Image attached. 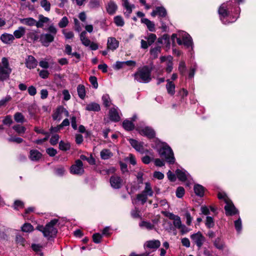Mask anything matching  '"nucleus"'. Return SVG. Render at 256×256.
<instances>
[{
  "mask_svg": "<svg viewBox=\"0 0 256 256\" xmlns=\"http://www.w3.org/2000/svg\"><path fill=\"white\" fill-rule=\"evenodd\" d=\"M152 68L147 66L139 68L134 74V79L140 82L148 83L152 80Z\"/></svg>",
  "mask_w": 256,
  "mask_h": 256,
  "instance_id": "f257e3e1",
  "label": "nucleus"
},
{
  "mask_svg": "<svg viewBox=\"0 0 256 256\" xmlns=\"http://www.w3.org/2000/svg\"><path fill=\"white\" fill-rule=\"evenodd\" d=\"M232 2H228L227 3L222 4L219 8L218 14L220 16V18L222 22L224 24H228L230 22H232L236 20L238 16H233L232 20L230 22H228L226 20V17L228 15V10L231 6Z\"/></svg>",
  "mask_w": 256,
  "mask_h": 256,
  "instance_id": "39448f33",
  "label": "nucleus"
},
{
  "mask_svg": "<svg viewBox=\"0 0 256 256\" xmlns=\"http://www.w3.org/2000/svg\"><path fill=\"white\" fill-rule=\"evenodd\" d=\"M68 24V20L67 17L64 16L58 22V26L60 28H64L67 26Z\"/></svg>",
  "mask_w": 256,
  "mask_h": 256,
  "instance_id": "8fccbe9b",
  "label": "nucleus"
},
{
  "mask_svg": "<svg viewBox=\"0 0 256 256\" xmlns=\"http://www.w3.org/2000/svg\"><path fill=\"white\" fill-rule=\"evenodd\" d=\"M185 192L184 189L182 186H179L176 190V196L178 198H182Z\"/></svg>",
  "mask_w": 256,
  "mask_h": 256,
  "instance_id": "13d9d810",
  "label": "nucleus"
},
{
  "mask_svg": "<svg viewBox=\"0 0 256 256\" xmlns=\"http://www.w3.org/2000/svg\"><path fill=\"white\" fill-rule=\"evenodd\" d=\"M26 33V28L24 26H19L18 28L14 32V38H20Z\"/></svg>",
  "mask_w": 256,
  "mask_h": 256,
  "instance_id": "4be33fe9",
  "label": "nucleus"
},
{
  "mask_svg": "<svg viewBox=\"0 0 256 256\" xmlns=\"http://www.w3.org/2000/svg\"><path fill=\"white\" fill-rule=\"evenodd\" d=\"M140 226L142 228H146L148 230H152L154 228V225L146 221H142L139 224Z\"/></svg>",
  "mask_w": 256,
  "mask_h": 256,
  "instance_id": "f704fd0d",
  "label": "nucleus"
},
{
  "mask_svg": "<svg viewBox=\"0 0 256 256\" xmlns=\"http://www.w3.org/2000/svg\"><path fill=\"white\" fill-rule=\"evenodd\" d=\"M176 173L178 180L182 182L186 181L189 177L188 174L184 170L178 169Z\"/></svg>",
  "mask_w": 256,
  "mask_h": 256,
  "instance_id": "6ab92c4d",
  "label": "nucleus"
},
{
  "mask_svg": "<svg viewBox=\"0 0 256 256\" xmlns=\"http://www.w3.org/2000/svg\"><path fill=\"white\" fill-rule=\"evenodd\" d=\"M37 60L32 56H28L25 60L26 67L28 69H34L38 65Z\"/></svg>",
  "mask_w": 256,
  "mask_h": 256,
  "instance_id": "2eb2a0df",
  "label": "nucleus"
},
{
  "mask_svg": "<svg viewBox=\"0 0 256 256\" xmlns=\"http://www.w3.org/2000/svg\"><path fill=\"white\" fill-rule=\"evenodd\" d=\"M62 106H58L52 114V118L54 120H60L62 118Z\"/></svg>",
  "mask_w": 256,
  "mask_h": 256,
  "instance_id": "393cba45",
  "label": "nucleus"
},
{
  "mask_svg": "<svg viewBox=\"0 0 256 256\" xmlns=\"http://www.w3.org/2000/svg\"><path fill=\"white\" fill-rule=\"evenodd\" d=\"M109 116L110 120L114 122H118L120 119L117 108H111L109 112Z\"/></svg>",
  "mask_w": 256,
  "mask_h": 256,
  "instance_id": "aec40b11",
  "label": "nucleus"
},
{
  "mask_svg": "<svg viewBox=\"0 0 256 256\" xmlns=\"http://www.w3.org/2000/svg\"><path fill=\"white\" fill-rule=\"evenodd\" d=\"M42 154L37 150H31L30 152V158L32 161H37L41 158Z\"/></svg>",
  "mask_w": 256,
  "mask_h": 256,
  "instance_id": "c85d7f7f",
  "label": "nucleus"
},
{
  "mask_svg": "<svg viewBox=\"0 0 256 256\" xmlns=\"http://www.w3.org/2000/svg\"><path fill=\"white\" fill-rule=\"evenodd\" d=\"M142 192L146 194L148 196H152L154 192L152 190L151 184L149 182L145 183V188Z\"/></svg>",
  "mask_w": 256,
  "mask_h": 256,
  "instance_id": "473e14b6",
  "label": "nucleus"
},
{
  "mask_svg": "<svg viewBox=\"0 0 256 256\" xmlns=\"http://www.w3.org/2000/svg\"><path fill=\"white\" fill-rule=\"evenodd\" d=\"M53 36L47 33L42 34L40 36V41L45 46H48L54 40Z\"/></svg>",
  "mask_w": 256,
  "mask_h": 256,
  "instance_id": "ddd939ff",
  "label": "nucleus"
},
{
  "mask_svg": "<svg viewBox=\"0 0 256 256\" xmlns=\"http://www.w3.org/2000/svg\"><path fill=\"white\" fill-rule=\"evenodd\" d=\"M169 219L173 220V224L174 227L180 230L182 234H186L189 231L188 228L182 223L180 217L177 215H175L172 213L168 212L166 215Z\"/></svg>",
  "mask_w": 256,
  "mask_h": 256,
  "instance_id": "0eeeda50",
  "label": "nucleus"
},
{
  "mask_svg": "<svg viewBox=\"0 0 256 256\" xmlns=\"http://www.w3.org/2000/svg\"><path fill=\"white\" fill-rule=\"evenodd\" d=\"M114 22L118 26H122L124 24V19L120 16H115L114 18Z\"/></svg>",
  "mask_w": 256,
  "mask_h": 256,
  "instance_id": "a18cd8bd",
  "label": "nucleus"
},
{
  "mask_svg": "<svg viewBox=\"0 0 256 256\" xmlns=\"http://www.w3.org/2000/svg\"><path fill=\"white\" fill-rule=\"evenodd\" d=\"M122 6L126 10V12H124V14L126 16L128 17L132 12V9L134 8V5L130 4L128 0H126L122 2Z\"/></svg>",
  "mask_w": 256,
  "mask_h": 256,
  "instance_id": "a211bd4d",
  "label": "nucleus"
},
{
  "mask_svg": "<svg viewBox=\"0 0 256 256\" xmlns=\"http://www.w3.org/2000/svg\"><path fill=\"white\" fill-rule=\"evenodd\" d=\"M40 6L46 12H49L50 9V4L47 0H41Z\"/></svg>",
  "mask_w": 256,
  "mask_h": 256,
  "instance_id": "49530a36",
  "label": "nucleus"
},
{
  "mask_svg": "<svg viewBox=\"0 0 256 256\" xmlns=\"http://www.w3.org/2000/svg\"><path fill=\"white\" fill-rule=\"evenodd\" d=\"M12 71L8 59L3 58L0 63V80L4 81L8 78Z\"/></svg>",
  "mask_w": 256,
  "mask_h": 256,
  "instance_id": "423d86ee",
  "label": "nucleus"
},
{
  "mask_svg": "<svg viewBox=\"0 0 256 256\" xmlns=\"http://www.w3.org/2000/svg\"><path fill=\"white\" fill-rule=\"evenodd\" d=\"M144 38L148 40V43L150 46L156 40V36L155 34L150 33L148 34V36H145Z\"/></svg>",
  "mask_w": 256,
  "mask_h": 256,
  "instance_id": "37998d69",
  "label": "nucleus"
},
{
  "mask_svg": "<svg viewBox=\"0 0 256 256\" xmlns=\"http://www.w3.org/2000/svg\"><path fill=\"white\" fill-rule=\"evenodd\" d=\"M122 179L118 176L114 175L110 178V184L112 187L114 188H120L122 186Z\"/></svg>",
  "mask_w": 256,
  "mask_h": 256,
  "instance_id": "4468645a",
  "label": "nucleus"
},
{
  "mask_svg": "<svg viewBox=\"0 0 256 256\" xmlns=\"http://www.w3.org/2000/svg\"><path fill=\"white\" fill-rule=\"evenodd\" d=\"M102 235L98 233L95 234L93 235V241L96 244H98L102 240Z\"/></svg>",
  "mask_w": 256,
  "mask_h": 256,
  "instance_id": "0e129e2a",
  "label": "nucleus"
},
{
  "mask_svg": "<svg viewBox=\"0 0 256 256\" xmlns=\"http://www.w3.org/2000/svg\"><path fill=\"white\" fill-rule=\"evenodd\" d=\"M34 230L32 226L28 223L24 224L22 227V230L24 232H30Z\"/></svg>",
  "mask_w": 256,
  "mask_h": 256,
  "instance_id": "3c124183",
  "label": "nucleus"
},
{
  "mask_svg": "<svg viewBox=\"0 0 256 256\" xmlns=\"http://www.w3.org/2000/svg\"><path fill=\"white\" fill-rule=\"evenodd\" d=\"M14 120L17 122H24V116L20 112H16L14 116Z\"/></svg>",
  "mask_w": 256,
  "mask_h": 256,
  "instance_id": "6e6d98bb",
  "label": "nucleus"
},
{
  "mask_svg": "<svg viewBox=\"0 0 256 256\" xmlns=\"http://www.w3.org/2000/svg\"><path fill=\"white\" fill-rule=\"evenodd\" d=\"M27 36L28 38L30 39L33 42L36 41L38 38H40V37L38 35L36 31L28 32Z\"/></svg>",
  "mask_w": 256,
  "mask_h": 256,
  "instance_id": "a19ab883",
  "label": "nucleus"
},
{
  "mask_svg": "<svg viewBox=\"0 0 256 256\" xmlns=\"http://www.w3.org/2000/svg\"><path fill=\"white\" fill-rule=\"evenodd\" d=\"M62 32L66 40L72 39L74 37V34L72 31H68L66 30H63Z\"/></svg>",
  "mask_w": 256,
  "mask_h": 256,
  "instance_id": "5fc2aeb1",
  "label": "nucleus"
},
{
  "mask_svg": "<svg viewBox=\"0 0 256 256\" xmlns=\"http://www.w3.org/2000/svg\"><path fill=\"white\" fill-rule=\"evenodd\" d=\"M166 89L168 93L170 95H174L175 93V84L170 80H166Z\"/></svg>",
  "mask_w": 256,
  "mask_h": 256,
  "instance_id": "5701e85b",
  "label": "nucleus"
},
{
  "mask_svg": "<svg viewBox=\"0 0 256 256\" xmlns=\"http://www.w3.org/2000/svg\"><path fill=\"white\" fill-rule=\"evenodd\" d=\"M122 126L126 130H131L134 128V124L132 122L128 120L124 121Z\"/></svg>",
  "mask_w": 256,
  "mask_h": 256,
  "instance_id": "c9c22d12",
  "label": "nucleus"
},
{
  "mask_svg": "<svg viewBox=\"0 0 256 256\" xmlns=\"http://www.w3.org/2000/svg\"><path fill=\"white\" fill-rule=\"evenodd\" d=\"M101 0H90L89 6L90 8H94L100 6Z\"/></svg>",
  "mask_w": 256,
  "mask_h": 256,
  "instance_id": "864d4df0",
  "label": "nucleus"
},
{
  "mask_svg": "<svg viewBox=\"0 0 256 256\" xmlns=\"http://www.w3.org/2000/svg\"><path fill=\"white\" fill-rule=\"evenodd\" d=\"M167 12L166 10L162 6H158L151 13L152 16H158L159 18H165L166 16Z\"/></svg>",
  "mask_w": 256,
  "mask_h": 256,
  "instance_id": "f3484780",
  "label": "nucleus"
},
{
  "mask_svg": "<svg viewBox=\"0 0 256 256\" xmlns=\"http://www.w3.org/2000/svg\"><path fill=\"white\" fill-rule=\"evenodd\" d=\"M117 5L114 2H109L106 6L107 12L110 14H114L117 10Z\"/></svg>",
  "mask_w": 256,
  "mask_h": 256,
  "instance_id": "cd10ccee",
  "label": "nucleus"
},
{
  "mask_svg": "<svg viewBox=\"0 0 256 256\" xmlns=\"http://www.w3.org/2000/svg\"><path fill=\"white\" fill-rule=\"evenodd\" d=\"M59 138V136L57 134L52 135L50 141V144L53 146L56 145L58 142Z\"/></svg>",
  "mask_w": 256,
  "mask_h": 256,
  "instance_id": "bf43d9fd",
  "label": "nucleus"
},
{
  "mask_svg": "<svg viewBox=\"0 0 256 256\" xmlns=\"http://www.w3.org/2000/svg\"><path fill=\"white\" fill-rule=\"evenodd\" d=\"M0 40L6 44H10L14 40V36L10 34L4 33L0 36Z\"/></svg>",
  "mask_w": 256,
  "mask_h": 256,
  "instance_id": "412c9836",
  "label": "nucleus"
},
{
  "mask_svg": "<svg viewBox=\"0 0 256 256\" xmlns=\"http://www.w3.org/2000/svg\"><path fill=\"white\" fill-rule=\"evenodd\" d=\"M178 70L182 74H184L185 73L186 70V66L185 62L184 61H182L180 62L178 66Z\"/></svg>",
  "mask_w": 256,
  "mask_h": 256,
  "instance_id": "052dcab7",
  "label": "nucleus"
},
{
  "mask_svg": "<svg viewBox=\"0 0 256 256\" xmlns=\"http://www.w3.org/2000/svg\"><path fill=\"white\" fill-rule=\"evenodd\" d=\"M112 156V152L108 149H104L100 152V157L103 160H108Z\"/></svg>",
  "mask_w": 256,
  "mask_h": 256,
  "instance_id": "72a5a7b5",
  "label": "nucleus"
},
{
  "mask_svg": "<svg viewBox=\"0 0 256 256\" xmlns=\"http://www.w3.org/2000/svg\"><path fill=\"white\" fill-rule=\"evenodd\" d=\"M28 92L30 96H34L36 94V89L34 86H30L28 88Z\"/></svg>",
  "mask_w": 256,
  "mask_h": 256,
  "instance_id": "e2e57ef3",
  "label": "nucleus"
},
{
  "mask_svg": "<svg viewBox=\"0 0 256 256\" xmlns=\"http://www.w3.org/2000/svg\"><path fill=\"white\" fill-rule=\"evenodd\" d=\"M124 62L117 61L116 62V64L114 65L113 68L114 70H118L122 68L124 66Z\"/></svg>",
  "mask_w": 256,
  "mask_h": 256,
  "instance_id": "69168bd1",
  "label": "nucleus"
},
{
  "mask_svg": "<svg viewBox=\"0 0 256 256\" xmlns=\"http://www.w3.org/2000/svg\"><path fill=\"white\" fill-rule=\"evenodd\" d=\"M104 104L106 106H110V100L108 94H104L102 97Z\"/></svg>",
  "mask_w": 256,
  "mask_h": 256,
  "instance_id": "4d7b16f0",
  "label": "nucleus"
},
{
  "mask_svg": "<svg viewBox=\"0 0 256 256\" xmlns=\"http://www.w3.org/2000/svg\"><path fill=\"white\" fill-rule=\"evenodd\" d=\"M65 172H66V170H64V168L62 166L58 168L56 170V175H58V176H63L65 174Z\"/></svg>",
  "mask_w": 256,
  "mask_h": 256,
  "instance_id": "774afa93",
  "label": "nucleus"
},
{
  "mask_svg": "<svg viewBox=\"0 0 256 256\" xmlns=\"http://www.w3.org/2000/svg\"><path fill=\"white\" fill-rule=\"evenodd\" d=\"M184 216L186 217V224L188 226H190L191 224L192 218L189 212H186L184 214Z\"/></svg>",
  "mask_w": 256,
  "mask_h": 256,
  "instance_id": "338daca9",
  "label": "nucleus"
},
{
  "mask_svg": "<svg viewBox=\"0 0 256 256\" xmlns=\"http://www.w3.org/2000/svg\"><path fill=\"white\" fill-rule=\"evenodd\" d=\"M160 245V242L158 240H152L146 242L144 246L150 248L156 249Z\"/></svg>",
  "mask_w": 256,
  "mask_h": 256,
  "instance_id": "b1692460",
  "label": "nucleus"
},
{
  "mask_svg": "<svg viewBox=\"0 0 256 256\" xmlns=\"http://www.w3.org/2000/svg\"><path fill=\"white\" fill-rule=\"evenodd\" d=\"M190 238L192 242L196 244V246L200 248L205 241V238L202 234L198 232L190 236Z\"/></svg>",
  "mask_w": 256,
  "mask_h": 256,
  "instance_id": "1a4fd4ad",
  "label": "nucleus"
},
{
  "mask_svg": "<svg viewBox=\"0 0 256 256\" xmlns=\"http://www.w3.org/2000/svg\"><path fill=\"white\" fill-rule=\"evenodd\" d=\"M194 191L196 195L202 196L204 194V188L200 184H196L194 186Z\"/></svg>",
  "mask_w": 256,
  "mask_h": 256,
  "instance_id": "2f4dec72",
  "label": "nucleus"
},
{
  "mask_svg": "<svg viewBox=\"0 0 256 256\" xmlns=\"http://www.w3.org/2000/svg\"><path fill=\"white\" fill-rule=\"evenodd\" d=\"M226 204L224 210L226 216H232L238 212V210L230 200H226Z\"/></svg>",
  "mask_w": 256,
  "mask_h": 256,
  "instance_id": "9b49d317",
  "label": "nucleus"
},
{
  "mask_svg": "<svg viewBox=\"0 0 256 256\" xmlns=\"http://www.w3.org/2000/svg\"><path fill=\"white\" fill-rule=\"evenodd\" d=\"M119 46V42L115 38L109 37L107 41V49L114 51Z\"/></svg>",
  "mask_w": 256,
  "mask_h": 256,
  "instance_id": "dca6fc26",
  "label": "nucleus"
},
{
  "mask_svg": "<svg viewBox=\"0 0 256 256\" xmlns=\"http://www.w3.org/2000/svg\"><path fill=\"white\" fill-rule=\"evenodd\" d=\"M58 222V220L54 219L46 224L44 227L42 226H38L37 228L42 232L44 237L50 239L51 238L54 237L58 232L57 229L54 228V226Z\"/></svg>",
  "mask_w": 256,
  "mask_h": 256,
  "instance_id": "f03ea898",
  "label": "nucleus"
},
{
  "mask_svg": "<svg viewBox=\"0 0 256 256\" xmlns=\"http://www.w3.org/2000/svg\"><path fill=\"white\" fill-rule=\"evenodd\" d=\"M129 142L131 146L138 152L143 154H151L150 152L149 151L146 147V145H144V142H139L135 140L130 138Z\"/></svg>",
  "mask_w": 256,
  "mask_h": 256,
  "instance_id": "6e6552de",
  "label": "nucleus"
},
{
  "mask_svg": "<svg viewBox=\"0 0 256 256\" xmlns=\"http://www.w3.org/2000/svg\"><path fill=\"white\" fill-rule=\"evenodd\" d=\"M136 130L141 135L146 136L148 138H152L154 136V130L150 127H138Z\"/></svg>",
  "mask_w": 256,
  "mask_h": 256,
  "instance_id": "f8f14e48",
  "label": "nucleus"
},
{
  "mask_svg": "<svg viewBox=\"0 0 256 256\" xmlns=\"http://www.w3.org/2000/svg\"><path fill=\"white\" fill-rule=\"evenodd\" d=\"M205 224L206 226L209 228L214 227V222L213 218L211 216H207L206 218V222Z\"/></svg>",
  "mask_w": 256,
  "mask_h": 256,
  "instance_id": "de8ad7c7",
  "label": "nucleus"
},
{
  "mask_svg": "<svg viewBox=\"0 0 256 256\" xmlns=\"http://www.w3.org/2000/svg\"><path fill=\"white\" fill-rule=\"evenodd\" d=\"M141 22L146 26L148 28L150 31H155V25L152 22L150 21L148 18H142L141 20Z\"/></svg>",
  "mask_w": 256,
  "mask_h": 256,
  "instance_id": "bb28decb",
  "label": "nucleus"
},
{
  "mask_svg": "<svg viewBox=\"0 0 256 256\" xmlns=\"http://www.w3.org/2000/svg\"><path fill=\"white\" fill-rule=\"evenodd\" d=\"M86 31L82 32L80 35V40L82 44L86 46H88L90 44V40L86 36Z\"/></svg>",
  "mask_w": 256,
  "mask_h": 256,
  "instance_id": "c756f323",
  "label": "nucleus"
},
{
  "mask_svg": "<svg viewBox=\"0 0 256 256\" xmlns=\"http://www.w3.org/2000/svg\"><path fill=\"white\" fill-rule=\"evenodd\" d=\"M172 58L171 56H169L168 58V62L166 63V71L170 73L172 71L173 68V64H172Z\"/></svg>",
  "mask_w": 256,
  "mask_h": 256,
  "instance_id": "09e8293b",
  "label": "nucleus"
},
{
  "mask_svg": "<svg viewBox=\"0 0 256 256\" xmlns=\"http://www.w3.org/2000/svg\"><path fill=\"white\" fill-rule=\"evenodd\" d=\"M78 94L79 97L84 99L86 96L85 88L83 85L79 84L77 88Z\"/></svg>",
  "mask_w": 256,
  "mask_h": 256,
  "instance_id": "e433bc0d",
  "label": "nucleus"
},
{
  "mask_svg": "<svg viewBox=\"0 0 256 256\" xmlns=\"http://www.w3.org/2000/svg\"><path fill=\"white\" fill-rule=\"evenodd\" d=\"M70 145L68 142H65L63 141H60L59 143V148L60 150L66 151L70 150Z\"/></svg>",
  "mask_w": 256,
  "mask_h": 256,
  "instance_id": "79ce46f5",
  "label": "nucleus"
},
{
  "mask_svg": "<svg viewBox=\"0 0 256 256\" xmlns=\"http://www.w3.org/2000/svg\"><path fill=\"white\" fill-rule=\"evenodd\" d=\"M176 38L177 43L179 45L184 44L187 48L192 46V38L189 34L185 32H180L178 34H173L172 38L174 40Z\"/></svg>",
  "mask_w": 256,
  "mask_h": 256,
  "instance_id": "20e7f679",
  "label": "nucleus"
},
{
  "mask_svg": "<svg viewBox=\"0 0 256 256\" xmlns=\"http://www.w3.org/2000/svg\"><path fill=\"white\" fill-rule=\"evenodd\" d=\"M234 227L238 232H240L242 229V220L240 218L234 221Z\"/></svg>",
  "mask_w": 256,
  "mask_h": 256,
  "instance_id": "603ef678",
  "label": "nucleus"
},
{
  "mask_svg": "<svg viewBox=\"0 0 256 256\" xmlns=\"http://www.w3.org/2000/svg\"><path fill=\"white\" fill-rule=\"evenodd\" d=\"M160 156L164 158L170 164H173L175 162L174 152L171 148L166 144H162L158 150Z\"/></svg>",
  "mask_w": 256,
  "mask_h": 256,
  "instance_id": "7ed1b4c3",
  "label": "nucleus"
},
{
  "mask_svg": "<svg viewBox=\"0 0 256 256\" xmlns=\"http://www.w3.org/2000/svg\"><path fill=\"white\" fill-rule=\"evenodd\" d=\"M12 128L19 134H24L26 130L25 127L20 124L14 126Z\"/></svg>",
  "mask_w": 256,
  "mask_h": 256,
  "instance_id": "ea45409f",
  "label": "nucleus"
},
{
  "mask_svg": "<svg viewBox=\"0 0 256 256\" xmlns=\"http://www.w3.org/2000/svg\"><path fill=\"white\" fill-rule=\"evenodd\" d=\"M161 48L160 46H156L154 48H152L150 50V54L154 58H156L158 57V54L160 52Z\"/></svg>",
  "mask_w": 256,
  "mask_h": 256,
  "instance_id": "c03bdc74",
  "label": "nucleus"
},
{
  "mask_svg": "<svg viewBox=\"0 0 256 256\" xmlns=\"http://www.w3.org/2000/svg\"><path fill=\"white\" fill-rule=\"evenodd\" d=\"M84 170L82 162L78 160L76 161L74 164L70 168V172L74 174H82L84 173Z\"/></svg>",
  "mask_w": 256,
  "mask_h": 256,
  "instance_id": "9d476101",
  "label": "nucleus"
},
{
  "mask_svg": "<svg viewBox=\"0 0 256 256\" xmlns=\"http://www.w3.org/2000/svg\"><path fill=\"white\" fill-rule=\"evenodd\" d=\"M19 20L22 24L28 26H34L36 24V20L32 18H20Z\"/></svg>",
  "mask_w": 256,
  "mask_h": 256,
  "instance_id": "a878e982",
  "label": "nucleus"
},
{
  "mask_svg": "<svg viewBox=\"0 0 256 256\" xmlns=\"http://www.w3.org/2000/svg\"><path fill=\"white\" fill-rule=\"evenodd\" d=\"M214 244V246L219 250H222L224 248V243L220 238H216L215 240Z\"/></svg>",
  "mask_w": 256,
  "mask_h": 256,
  "instance_id": "4c0bfd02",
  "label": "nucleus"
},
{
  "mask_svg": "<svg viewBox=\"0 0 256 256\" xmlns=\"http://www.w3.org/2000/svg\"><path fill=\"white\" fill-rule=\"evenodd\" d=\"M11 99L12 98L10 95L6 96L5 98H2L0 100V106H5L8 102L11 100Z\"/></svg>",
  "mask_w": 256,
  "mask_h": 256,
  "instance_id": "680f3d73",
  "label": "nucleus"
},
{
  "mask_svg": "<svg viewBox=\"0 0 256 256\" xmlns=\"http://www.w3.org/2000/svg\"><path fill=\"white\" fill-rule=\"evenodd\" d=\"M86 110L88 111L98 112L100 110V106L97 103L91 102L86 106Z\"/></svg>",
  "mask_w": 256,
  "mask_h": 256,
  "instance_id": "7c9ffc66",
  "label": "nucleus"
},
{
  "mask_svg": "<svg viewBox=\"0 0 256 256\" xmlns=\"http://www.w3.org/2000/svg\"><path fill=\"white\" fill-rule=\"evenodd\" d=\"M148 196L146 194L142 192L140 194L137 195L136 198L138 201L142 202V204H143L146 202Z\"/></svg>",
  "mask_w": 256,
  "mask_h": 256,
  "instance_id": "58836bf2",
  "label": "nucleus"
}]
</instances>
